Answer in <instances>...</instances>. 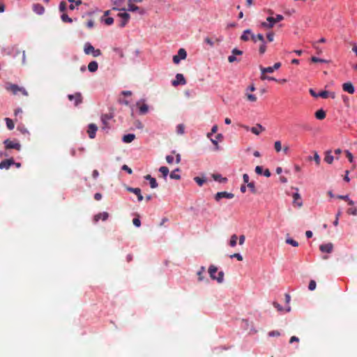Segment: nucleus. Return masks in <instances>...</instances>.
I'll use <instances>...</instances> for the list:
<instances>
[{"label":"nucleus","mask_w":357,"mask_h":357,"mask_svg":"<svg viewBox=\"0 0 357 357\" xmlns=\"http://www.w3.org/2000/svg\"><path fill=\"white\" fill-rule=\"evenodd\" d=\"M267 40L269 42H272L274 40V33L273 32H269L266 35Z\"/></svg>","instance_id":"6e6d98bb"},{"label":"nucleus","mask_w":357,"mask_h":357,"mask_svg":"<svg viewBox=\"0 0 357 357\" xmlns=\"http://www.w3.org/2000/svg\"><path fill=\"white\" fill-rule=\"evenodd\" d=\"M67 3L65 1H61L59 3V10L61 12H64L66 10Z\"/></svg>","instance_id":"09e8293b"},{"label":"nucleus","mask_w":357,"mask_h":357,"mask_svg":"<svg viewBox=\"0 0 357 357\" xmlns=\"http://www.w3.org/2000/svg\"><path fill=\"white\" fill-rule=\"evenodd\" d=\"M274 148L277 152H280L282 149L280 141H276L274 144Z\"/></svg>","instance_id":"de8ad7c7"},{"label":"nucleus","mask_w":357,"mask_h":357,"mask_svg":"<svg viewBox=\"0 0 357 357\" xmlns=\"http://www.w3.org/2000/svg\"><path fill=\"white\" fill-rule=\"evenodd\" d=\"M128 191L132 192L135 195L137 196V199L139 202L143 200L144 197L141 193V190L138 188H127Z\"/></svg>","instance_id":"ddd939ff"},{"label":"nucleus","mask_w":357,"mask_h":357,"mask_svg":"<svg viewBox=\"0 0 357 357\" xmlns=\"http://www.w3.org/2000/svg\"><path fill=\"white\" fill-rule=\"evenodd\" d=\"M84 52L86 54H92L94 57H98L102 54L100 50L95 49L89 43L84 44Z\"/></svg>","instance_id":"f03ea898"},{"label":"nucleus","mask_w":357,"mask_h":357,"mask_svg":"<svg viewBox=\"0 0 357 357\" xmlns=\"http://www.w3.org/2000/svg\"><path fill=\"white\" fill-rule=\"evenodd\" d=\"M86 26L89 29L93 27V26H94L93 20H88L87 22L86 23Z\"/></svg>","instance_id":"680f3d73"},{"label":"nucleus","mask_w":357,"mask_h":357,"mask_svg":"<svg viewBox=\"0 0 357 357\" xmlns=\"http://www.w3.org/2000/svg\"><path fill=\"white\" fill-rule=\"evenodd\" d=\"M318 97H321L322 98H328L330 97V98L334 99L335 98V93L334 92L323 91L318 93Z\"/></svg>","instance_id":"a211bd4d"},{"label":"nucleus","mask_w":357,"mask_h":357,"mask_svg":"<svg viewBox=\"0 0 357 357\" xmlns=\"http://www.w3.org/2000/svg\"><path fill=\"white\" fill-rule=\"evenodd\" d=\"M266 51V42L261 43V44L259 46V52L261 54H264L265 52Z\"/></svg>","instance_id":"c03bdc74"},{"label":"nucleus","mask_w":357,"mask_h":357,"mask_svg":"<svg viewBox=\"0 0 357 357\" xmlns=\"http://www.w3.org/2000/svg\"><path fill=\"white\" fill-rule=\"evenodd\" d=\"M159 171L162 174L164 178H166L169 174V169L165 166L160 167Z\"/></svg>","instance_id":"e433bc0d"},{"label":"nucleus","mask_w":357,"mask_h":357,"mask_svg":"<svg viewBox=\"0 0 357 357\" xmlns=\"http://www.w3.org/2000/svg\"><path fill=\"white\" fill-rule=\"evenodd\" d=\"M230 258H236L237 259V260L238 261H242L243 260V257L241 254L239 253H234L233 255H230Z\"/></svg>","instance_id":"3c124183"},{"label":"nucleus","mask_w":357,"mask_h":357,"mask_svg":"<svg viewBox=\"0 0 357 357\" xmlns=\"http://www.w3.org/2000/svg\"><path fill=\"white\" fill-rule=\"evenodd\" d=\"M98 64L96 61H91L88 65V69L90 72H96L98 70Z\"/></svg>","instance_id":"393cba45"},{"label":"nucleus","mask_w":357,"mask_h":357,"mask_svg":"<svg viewBox=\"0 0 357 357\" xmlns=\"http://www.w3.org/2000/svg\"><path fill=\"white\" fill-rule=\"evenodd\" d=\"M135 139V135L134 134H128L125 135L123 137V142L125 143H130Z\"/></svg>","instance_id":"5701e85b"},{"label":"nucleus","mask_w":357,"mask_h":357,"mask_svg":"<svg viewBox=\"0 0 357 357\" xmlns=\"http://www.w3.org/2000/svg\"><path fill=\"white\" fill-rule=\"evenodd\" d=\"M4 144H5V147L6 149H16L17 151H20V149H21V145L20 144L17 143V142H14L10 139H6L4 142H3Z\"/></svg>","instance_id":"423d86ee"},{"label":"nucleus","mask_w":357,"mask_h":357,"mask_svg":"<svg viewBox=\"0 0 357 357\" xmlns=\"http://www.w3.org/2000/svg\"><path fill=\"white\" fill-rule=\"evenodd\" d=\"M334 160V157L331 155V151L326 152V155L324 157V161L328 164H331Z\"/></svg>","instance_id":"c756f323"},{"label":"nucleus","mask_w":357,"mask_h":357,"mask_svg":"<svg viewBox=\"0 0 357 357\" xmlns=\"http://www.w3.org/2000/svg\"><path fill=\"white\" fill-rule=\"evenodd\" d=\"M319 249L322 252L331 253L333 249V245L331 243L321 244Z\"/></svg>","instance_id":"f8f14e48"},{"label":"nucleus","mask_w":357,"mask_h":357,"mask_svg":"<svg viewBox=\"0 0 357 357\" xmlns=\"http://www.w3.org/2000/svg\"><path fill=\"white\" fill-rule=\"evenodd\" d=\"M145 179L149 180L150 183V186L151 188H156L158 187V183L155 178L151 177V175L148 174L144 176Z\"/></svg>","instance_id":"412c9836"},{"label":"nucleus","mask_w":357,"mask_h":357,"mask_svg":"<svg viewBox=\"0 0 357 357\" xmlns=\"http://www.w3.org/2000/svg\"><path fill=\"white\" fill-rule=\"evenodd\" d=\"M248 187L250 189V190L253 192V193H255L256 192V190H255V183L253 182H249L248 183Z\"/></svg>","instance_id":"5fc2aeb1"},{"label":"nucleus","mask_w":357,"mask_h":357,"mask_svg":"<svg viewBox=\"0 0 357 357\" xmlns=\"http://www.w3.org/2000/svg\"><path fill=\"white\" fill-rule=\"evenodd\" d=\"M13 164H14V160L13 158L2 160L0 162V169H8L11 166V165H13Z\"/></svg>","instance_id":"dca6fc26"},{"label":"nucleus","mask_w":357,"mask_h":357,"mask_svg":"<svg viewBox=\"0 0 357 357\" xmlns=\"http://www.w3.org/2000/svg\"><path fill=\"white\" fill-rule=\"evenodd\" d=\"M347 213L352 215H357V208L352 207L347 210Z\"/></svg>","instance_id":"49530a36"},{"label":"nucleus","mask_w":357,"mask_h":357,"mask_svg":"<svg viewBox=\"0 0 357 357\" xmlns=\"http://www.w3.org/2000/svg\"><path fill=\"white\" fill-rule=\"evenodd\" d=\"M236 61H237V58L233 54L228 56V61L229 63H233Z\"/></svg>","instance_id":"69168bd1"},{"label":"nucleus","mask_w":357,"mask_h":357,"mask_svg":"<svg viewBox=\"0 0 357 357\" xmlns=\"http://www.w3.org/2000/svg\"><path fill=\"white\" fill-rule=\"evenodd\" d=\"M245 96L247 97V99L249 101H250V102H256L257 101V97L255 95L246 93Z\"/></svg>","instance_id":"a18cd8bd"},{"label":"nucleus","mask_w":357,"mask_h":357,"mask_svg":"<svg viewBox=\"0 0 357 357\" xmlns=\"http://www.w3.org/2000/svg\"><path fill=\"white\" fill-rule=\"evenodd\" d=\"M342 89L350 94H353L355 91L354 86L351 82H347L343 84Z\"/></svg>","instance_id":"f3484780"},{"label":"nucleus","mask_w":357,"mask_h":357,"mask_svg":"<svg viewBox=\"0 0 357 357\" xmlns=\"http://www.w3.org/2000/svg\"><path fill=\"white\" fill-rule=\"evenodd\" d=\"M237 240H238V236H236V234H233L231 236V238H230V241H229V245L231 247H235L236 245V243H237Z\"/></svg>","instance_id":"f704fd0d"},{"label":"nucleus","mask_w":357,"mask_h":357,"mask_svg":"<svg viewBox=\"0 0 357 357\" xmlns=\"http://www.w3.org/2000/svg\"><path fill=\"white\" fill-rule=\"evenodd\" d=\"M204 271H205V268L204 266H202L200 268V270L197 272L198 279L199 281L203 280V279H204L203 273H204Z\"/></svg>","instance_id":"37998d69"},{"label":"nucleus","mask_w":357,"mask_h":357,"mask_svg":"<svg viewBox=\"0 0 357 357\" xmlns=\"http://www.w3.org/2000/svg\"><path fill=\"white\" fill-rule=\"evenodd\" d=\"M267 22H264L261 23V26L266 29H271L273 27L274 24L276 23L275 17H268L266 18Z\"/></svg>","instance_id":"9d476101"},{"label":"nucleus","mask_w":357,"mask_h":357,"mask_svg":"<svg viewBox=\"0 0 357 357\" xmlns=\"http://www.w3.org/2000/svg\"><path fill=\"white\" fill-rule=\"evenodd\" d=\"M104 22L108 26L112 25L114 23V19L110 17H107L104 20Z\"/></svg>","instance_id":"864d4df0"},{"label":"nucleus","mask_w":357,"mask_h":357,"mask_svg":"<svg viewBox=\"0 0 357 357\" xmlns=\"http://www.w3.org/2000/svg\"><path fill=\"white\" fill-rule=\"evenodd\" d=\"M268 335L270 337L280 336V333L278 331H273L269 332Z\"/></svg>","instance_id":"0e129e2a"},{"label":"nucleus","mask_w":357,"mask_h":357,"mask_svg":"<svg viewBox=\"0 0 357 357\" xmlns=\"http://www.w3.org/2000/svg\"><path fill=\"white\" fill-rule=\"evenodd\" d=\"M186 81L184 76L182 74L178 73L176 75V79L172 81V85L176 86L178 84L184 85L185 84Z\"/></svg>","instance_id":"0eeeda50"},{"label":"nucleus","mask_w":357,"mask_h":357,"mask_svg":"<svg viewBox=\"0 0 357 357\" xmlns=\"http://www.w3.org/2000/svg\"><path fill=\"white\" fill-rule=\"evenodd\" d=\"M132 223L135 226L139 227L141 225V221L139 218H134L132 220Z\"/></svg>","instance_id":"bf43d9fd"},{"label":"nucleus","mask_w":357,"mask_h":357,"mask_svg":"<svg viewBox=\"0 0 357 357\" xmlns=\"http://www.w3.org/2000/svg\"><path fill=\"white\" fill-rule=\"evenodd\" d=\"M255 172L259 175L263 174V167L261 166H257L255 167Z\"/></svg>","instance_id":"13d9d810"},{"label":"nucleus","mask_w":357,"mask_h":357,"mask_svg":"<svg viewBox=\"0 0 357 357\" xmlns=\"http://www.w3.org/2000/svg\"><path fill=\"white\" fill-rule=\"evenodd\" d=\"M127 10L130 12L137 11L142 15L145 13V10L144 8H141L130 2H128V9Z\"/></svg>","instance_id":"6e6552de"},{"label":"nucleus","mask_w":357,"mask_h":357,"mask_svg":"<svg viewBox=\"0 0 357 357\" xmlns=\"http://www.w3.org/2000/svg\"><path fill=\"white\" fill-rule=\"evenodd\" d=\"M108 217L109 213L107 212H102L94 215L93 220L94 223H97L99 221V220L105 221L106 220H107Z\"/></svg>","instance_id":"9b49d317"},{"label":"nucleus","mask_w":357,"mask_h":357,"mask_svg":"<svg viewBox=\"0 0 357 357\" xmlns=\"http://www.w3.org/2000/svg\"><path fill=\"white\" fill-rule=\"evenodd\" d=\"M252 31L250 29H246L243 31L241 36V40L243 41H248L251 38Z\"/></svg>","instance_id":"aec40b11"},{"label":"nucleus","mask_w":357,"mask_h":357,"mask_svg":"<svg viewBox=\"0 0 357 357\" xmlns=\"http://www.w3.org/2000/svg\"><path fill=\"white\" fill-rule=\"evenodd\" d=\"M234 197V195L231 192H228L226 191H222L217 192L215 196L214 199L216 202H220L221 199L225 198V199H233Z\"/></svg>","instance_id":"7ed1b4c3"},{"label":"nucleus","mask_w":357,"mask_h":357,"mask_svg":"<svg viewBox=\"0 0 357 357\" xmlns=\"http://www.w3.org/2000/svg\"><path fill=\"white\" fill-rule=\"evenodd\" d=\"M316 286H317L316 282L314 280H310V283H309L308 289L310 291H313L316 289Z\"/></svg>","instance_id":"8fccbe9b"},{"label":"nucleus","mask_w":357,"mask_h":357,"mask_svg":"<svg viewBox=\"0 0 357 357\" xmlns=\"http://www.w3.org/2000/svg\"><path fill=\"white\" fill-rule=\"evenodd\" d=\"M68 98L70 100H75V106H78L80 103L82 102V94L79 92L75 93V94H70L68 96Z\"/></svg>","instance_id":"39448f33"},{"label":"nucleus","mask_w":357,"mask_h":357,"mask_svg":"<svg viewBox=\"0 0 357 357\" xmlns=\"http://www.w3.org/2000/svg\"><path fill=\"white\" fill-rule=\"evenodd\" d=\"M178 56L181 59H185L187 56V53H186V51L183 49V48H181L178 50Z\"/></svg>","instance_id":"58836bf2"},{"label":"nucleus","mask_w":357,"mask_h":357,"mask_svg":"<svg viewBox=\"0 0 357 357\" xmlns=\"http://www.w3.org/2000/svg\"><path fill=\"white\" fill-rule=\"evenodd\" d=\"M215 280H217L218 282L222 283L224 280V273L222 271H220L218 276H215Z\"/></svg>","instance_id":"79ce46f5"},{"label":"nucleus","mask_w":357,"mask_h":357,"mask_svg":"<svg viewBox=\"0 0 357 357\" xmlns=\"http://www.w3.org/2000/svg\"><path fill=\"white\" fill-rule=\"evenodd\" d=\"M315 117L319 120H323L326 118V112L322 109L317 110L315 112Z\"/></svg>","instance_id":"a878e982"},{"label":"nucleus","mask_w":357,"mask_h":357,"mask_svg":"<svg viewBox=\"0 0 357 357\" xmlns=\"http://www.w3.org/2000/svg\"><path fill=\"white\" fill-rule=\"evenodd\" d=\"M280 66H281V63L277 62L273 65V66H271V67L270 66V67L264 68V67L260 66V70H261V73H263V74L272 73H273V71L275 70H278Z\"/></svg>","instance_id":"20e7f679"},{"label":"nucleus","mask_w":357,"mask_h":357,"mask_svg":"<svg viewBox=\"0 0 357 357\" xmlns=\"http://www.w3.org/2000/svg\"><path fill=\"white\" fill-rule=\"evenodd\" d=\"M178 171H179L178 168L172 171L169 175L170 178L172 179L179 180L181 178V176L176 173V172H178Z\"/></svg>","instance_id":"c9c22d12"},{"label":"nucleus","mask_w":357,"mask_h":357,"mask_svg":"<svg viewBox=\"0 0 357 357\" xmlns=\"http://www.w3.org/2000/svg\"><path fill=\"white\" fill-rule=\"evenodd\" d=\"M61 18L63 22L70 23L73 22V20L66 13H63L61 16Z\"/></svg>","instance_id":"ea45409f"},{"label":"nucleus","mask_w":357,"mask_h":357,"mask_svg":"<svg viewBox=\"0 0 357 357\" xmlns=\"http://www.w3.org/2000/svg\"><path fill=\"white\" fill-rule=\"evenodd\" d=\"M251 40L254 43H256L257 40H260L261 43H264V40H265L264 36L261 33H258L257 35H255L252 33L251 34Z\"/></svg>","instance_id":"4be33fe9"},{"label":"nucleus","mask_w":357,"mask_h":357,"mask_svg":"<svg viewBox=\"0 0 357 357\" xmlns=\"http://www.w3.org/2000/svg\"><path fill=\"white\" fill-rule=\"evenodd\" d=\"M176 133L177 135H183L185 132V126L183 123L178 124L176 126Z\"/></svg>","instance_id":"2f4dec72"},{"label":"nucleus","mask_w":357,"mask_h":357,"mask_svg":"<svg viewBox=\"0 0 357 357\" xmlns=\"http://www.w3.org/2000/svg\"><path fill=\"white\" fill-rule=\"evenodd\" d=\"M181 59L178 56V55H174L173 56V62L176 64H178L180 62Z\"/></svg>","instance_id":"338daca9"},{"label":"nucleus","mask_w":357,"mask_h":357,"mask_svg":"<svg viewBox=\"0 0 357 357\" xmlns=\"http://www.w3.org/2000/svg\"><path fill=\"white\" fill-rule=\"evenodd\" d=\"M313 159L317 165L320 164L321 159L317 153H314Z\"/></svg>","instance_id":"4d7b16f0"},{"label":"nucleus","mask_w":357,"mask_h":357,"mask_svg":"<svg viewBox=\"0 0 357 357\" xmlns=\"http://www.w3.org/2000/svg\"><path fill=\"white\" fill-rule=\"evenodd\" d=\"M194 181L198 184L199 186H202L203 184L206 182V179L204 178H200L199 176L195 177Z\"/></svg>","instance_id":"4c0bfd02"},{"label":"nucleus","mask_w":357,"mask_h":357,"mask_svg":"<svg viewBox=\"0 0 357 357\" xmlns=\"http://www.w3.org/2000/svg\"><path fill=\"white\" fill-rule=\"evenodd\" d=\"M337 198L347 201L348 204L350 206H353L354 204V201L350 199L348 195H337Z\"/></svg>","instance_id":"7c9ffc66"},{"label":"nucleus","mask_w":357,"mask_h":357,"mask_svg":"<svg viewBox=\"0 0 357 357\" xmlns=\"http://www.w3.org/2000/svg\"><path fill=\"white\" fill-rule=\"evenodd\" d=\"M97 130H98V127L95 124H93V123L89 124L87 132L89 134V137L91 139H93L96 137V133Z\"/></svg>","instance_id":"4468645a"},{"label":"nucleus","mask_w":357,"mask_h":357,"mask_svg":"<svg viewBox=\"0 0 357 357\" xmlns=\"http://www.w3.org/2000/svg\"><path fill=\"white\" fill-rule=\"evenodd\" d=\"M5 121H6V126H7L8 129L10 130H13L15 127L13 121L10 118H6Z\"/></svg>","instance_id":"473e14b6"},{"label":"nucleus","mask_w":357,"mask_h":357,"mask_svg":"<svg viewBox=\"0 0 357 357\" xmlns=\"http://www.w3.org/2000/svg\"><path fill=\"white\" fill-rule=\"evenodd\" d=\"M212 177L215 181H218L220 183H225L227 181V178L222 177V176L218 174H212Z\"/></svg>","instance_id":"cd10ccee"},{"label":"nucleus","mask_w":357,"mask_h":357,"mask_svg":"<svg viewBox=\"0 0 357 357\" xmlns=\"http://www.w3.org/2000/svg\"><path fill=\"white\" fill-rule=\"evenodd\" d=\"M265 130V128L261 124L257 123L255 126L250 128V131L255 135H259L260 132Z\"/></svg>","instance_id":"6ab92c4d"},{"label":"nucleus","mask_w":357,"mask_h":357,"mask_svg":"<svg viewBox=\"0 0 357 357\" xmlns=\"http://www.w3.org/2000/svg\"><path fill=\"white\" fill-rule=\"evenodd\" d=\"M345 153H346V156L348 158V160H349V162H352L353 158H354L352 154L349 151H346Z\"/></svg>","instance_id":"052dcab7"},{"label":"nucleus","mask_w":357,"mask_h":357,"mask_svg":"<svg viewBox=\"0 0 357 357\" xmlns=\"http://www.w3.org/2000/svg\"><path fill=\"white\" fill-rule=\"evenodd\" d=\"M137 105L139 107V113L141 114H145L147 113L149 110V107L146 104L140 105L139 102L137 103Z\"/></svg>","instance_id":"b1692460"},{"label":"nucleus","mask_w":357,"mask_h":357,"mask_svg":"<svg viewBox=\"0 0 357 357\" xmlns=\"http://www.w3.org/2000/svg\"><path fill=\"white\" fill-rule=\"evenodd\" d=\"M6 90L11 92L13 95H17L18 93H21L22 95L27 96L28 92L23 87L19 86L15 84H10L6 86Z\"/></svg>","instance_id":"f257e3e1"},{"label":"nucleus","mask_w":357,"mask_h":357,"mask_svg":"<svg viewBox=\"0 0 357 357\" xmlns=\"http://www.w3.org/2000/svg\"><path fill=\"white\" fill-rule=\"evenodd\" d=\"M218 271V268L216 266H213V265H211L210 266L209 268H208V273L210 275V277L213 279V280H215V273L217 272Z\"/></svg>","instance_id":"c85d7f7f"},{"label":"nucleus","mask_w":357,"mask_h":357,"mask_svg":"<svg viewBox=\"0 0 357 357\" xmlns=\"http://www.w3.org/2000/svg\"><path fill=\"white\" fill-rule=\"evenodd\" d=\"M122 169L126 170L129 174H131L132 173V169L130 167H128L126 165H124L122 167Z\"/></svg>","instance_id":"774afa93"},{"label":"nucleus","mask_w":357,"mask_h":357,"mask_svg":"<svg viewBox=\"0 0 357 357\" xmlns=\"http://www.w3.org/2000/svg\"><path fill=\"white\" fill-rule=\"evenodd\" d=\"M293 198L294 204L297 205L298 207L302 206L303 203L299 201L301 199V195L298 192L294 194Z\"/></svg>","instance_id":"bb28decb"},{"label":"nucleus","mask_w":357,"mask_h":357,"mask_svg":"<svg viewBox=\"0 0 357 357\" xmlns=\"http://www.w3.org/2000/svg\"><path fill=\"white\" fill-rule=\"evenodd\" d=\"M231 53L234 54V55H242L243 54V52L241 50H239L236 48H234V50H232L231 51Z\"/></svg>","instance_id":"e2e57ef3"},{"label":"nucleus","mask_w":357,"mask_h":357,"mask_svg":"<svg viewBox=\"0 0 357 357\" xmlns=\"http://www.w3.org/2000/svg\"><path fill=\"white\" fill-rule=\"evenodd\" d=\"M32 9L33 12L38 15H43L45 13L44 6L40 3H33L32 6Z\"/></svg>","instance_id":"2eb2a0df"},{"label":"nucleus","mask_w":357,"mask_h":357,"mask_svg":"<svg viewBox=\"0 0 357 357\" xmlns=\"http://www.w3.org/2000/svg\"><path fill=\"white\" fill-rule=\"evenodd\" d=\"M112 119V116L109 114H104L101 117V121L104 124L105 127L107 126L108 121Z\"/></svg>","instance_id":"72a5a7b5"},{"label":"nucleus","mask_w":357,"mask_h":357,"mask_svg":"<svg viewBox=\"0 0 357 357\" xmlns=\"http://www.w3.org/2000/svg\"><path fill=\"white\" fill-rule=\"evenodd\" d=\"M286 243L287 244H289V245L294 246V247H298V243L296 241H295V240H294L292 238H287L286 239Z\"/></svg>","instance_id":"a19ab883"},{"label":"nucleus","mask_w":357,"mask_h":357,"mask_svg":"<svg viewBox=\"0 0 357 357\" xmlns=\"http://www.w3.org/2000/svg\"><path fill=\"white\" fill-rule=\"evenodd\" d=\"M311 61H312V62H314V63H317V62L326 63V62H327L326 60L322 59L317 58V57H316V56H312V57L311 58Z\"/></svg>","instance_id":"603ef678"},{"label":"nucleus","mask_w":357,"mask_h":357,"mask_svg":"<svg viewBox=\"0 0 357 357\" xmlns=\"http://www.w3.org/2000/svg\"><path fill=\"white\" fill-rule=\"evenodd\" d=\"M118 16L122 19L119 26L121 27H124L127 24L130 18V15L127 13H119L118 14Z\"/></svg>","instance_id":"1a4fd4ad"}]
</instances>
